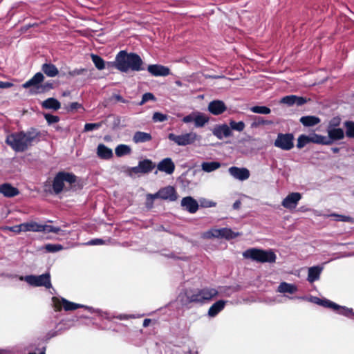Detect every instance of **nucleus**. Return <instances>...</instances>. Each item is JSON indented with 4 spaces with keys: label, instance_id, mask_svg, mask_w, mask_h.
Returning <instances> with one entry per match:
<instances>
[{
    "label": "nucleus",
    "instance_id": "2",
    "mask_svg": "<svg viewBox=\"0 0 354 354\" xmlns=\"http://www.w3.org/2000/svg\"><path fill=\"white\" fill-rule=\"evenodd\" d=\"M114 64L118 70L123 73H127L129 70L132 71L145 70L144 62L140 56L135 53H127L125 50H121L118 53Z\"/></svg>",
    "mask_w": 354,
    "mask_h": 354
},
{
    "label": "nucleus",
    "instance_id": "58",
    "mask_svg": "<svg viewBox=\"0 0 354 354\" xmlns=\"http://www.w3.org/2000/svg\"><path fill=\"white\" fill-rule=\"evenodd\" d=\"M104 243V241L103 239H94L91 240L88 242V244L94 245H101V244H103Z\"/></svg>",
    "mask_w": 354,
    "mask_h": 354
},
{
    "label": "nucleus",
    "instance_id": "34",
    "mask_svg": "<svg viewBox=\"0 0 354 354\" xmlns=\"http://www.w3.org/2000/svg\"><path fill=\"white\" fill-rule=\"evenodd\" d=\"M278 290L282 293L293 294L296 292L297 288L295 285L290 284L286 282H282L279 286Z\"/></svg>",
    "mask_w": 354,
    "mask_h": 354
},
{
    "label": "nucleus",
    "instance_id": "33",
    "mask_svg": "<svg viewBox=\"0 0 354 354\" xmlns=\"http://www.w3.org/2000/svg\"><path fill=\"white\" fill-rule=\"evenodd\" d=\"M202 169L205 172H212L221 167V163L216 161L203 162L201 165Z\"/></svg>",
    "mask_w": 354,
    "mask_h": 354
},
{
    "label": "nucleus",
    "instance_id": "12",
    "mask_svg": "<svg viewBox=\"0 0 354 354\" xmlns=\"http://www.w3.org/2000/svg\"><path fill=\"white\" fill-rule=\"evenodd\" d=\"M155 197H158V198L169 201H175L178 198V194L173 186H166L162 188H160L156 193L154 194Z\"/></svg>",
    "mask_w": 354,
    "mask_h": 354
},
{
    "label": "nucleus",
    "instance_id": "35",
    "mask_svg": "<svg viewBox=\"0 0 354 354\" xmlns=\"http://www.w3.org/2000/svg\"><path fill=\"white\" fill-rule=\"evenodd\" d=\"M334 311H335L339 315L347 317H352L354 316V312L352 308H347L346 306H342L337 304V307L335 308Z\"/></svg>",
    "mask_w": 354,
    "mask_h": 354
},
{
    "label": "nucleus",
    "instance_id": "29",
    "mask_svg": "<svg viewBox=\"0 0 354 354\" xmlns=\"http://www.w3.org/2000/svg\"><path fill=\"white\" fill-rule=\"evenodd\" d=\"M322 272V268L319 266H313L308 269V281L310 283H313L319 279L320 274Z\"/></svg>",
    "mask_w": 354,
    "mask_h": 354
},
{
    "label": "nucleus",
    "instance_id": "40",
    "mask_svg": "<svg viewBox=\"0 0 354 354\" xmlns=\"http://www.w3.org/2000/svg\"><path fill=\"white\" fill-rule=\"evenodd\" d=\"M209 120V118L206 117L203 114H198L196 117H194V123L196 127H202L205 123H207Z\"/></svg>",
    "mask_w": 354,
    "mask_h": 354
},
{
    "label": "nucleus",
    "instance_id": "32",
    "mask_svg": "<svg viewBox=\"0 0 354 354\" xmlns=\"http://www.w3.org/2000/svg\"><path fill=\"white\" fill-rule=\"evenodd\" d=\"M310 140L312 143L320 144L323 145H330V141H327V137L317 133L310 135Z\"/></svg>",
    "mask_w": 354,
    "mask_h": 354
},
{
    "label": "nucleus",
    "instance_id": "30",
    "mask_svg": "<svg viewBox=\"0 0 354 354\" xmlns=\"http://www.w3.org/2000/svg\"><path fill=\"white\" fill-rule=\"evenodd\" d=\"M252 122L251 123L252 128H257L260 126L264 125H271L273 124L272 120H265L263 117L261 116H252Z\"/></svg>",
    "mask_w": 354,
    "mask_h": 354
},
{
    "label": "nucleus",
    "instance_id": "8",
    "mask_svg": "<svg viewBox=\"0 0 354 354\" xmlns=\"http://www.w3.org/2000/svg\"><path fill=\"white\" fill-rule=\"evenodd\" d=\"M294 136L292 133H279L277 135L274 145L282 150L289 151L294 147Z\"/></svg>",
    "mask_w": 354,
    "mask_h": 354
},
{
    "label": "nucleus",
    "instance_id": "1",
    "mask_svg": "<svg viewBox=\"0 0 354 354\" xmlns=\"http://www.w3.org/2000/svg\"><path fill=\"white\" fill-rule=\"evenodd\" d=\"M41 133L37 129L31 127L27 131L12 133L6 138V142L15 151L24 152L34 143L41 140Z\"/></svg>",
    "mask_w": 354,
    "mask_h": 354
},
{
    "label": "nucleus",
    "instance_id": "23",
    "mask_svg": "<svg viewBox=\"0 0 354 354\" xmlns=\"http://www.w3.org/2000/svg\"><path fill=\"white\" fill-rule=\"evenodd\" d=\"M227 301L218 300L214 303L208 310V315L211 317L216 316L221 311H222Z\"/></svg>",
    "mask_w": 354,
    "mask_h": 354
},
{
    "label": "nucleus",
    "instance_id": "24",
    "mask_svg": "<svg viewBox=\"0 0 354 354\" xmlns=\"http://www.w3.org/2000/svg\"><path fill=\"white\" fill-rule=\"evenodd\" d=\"M42 72L48 77H54L59 73L57 68L51 63H44L41 66Z\"/></svg>",
    "mask_w": 354,
    "mask_h": 354
},
{
    "label": "nucleus",
    "instance_id": "10",
    "mask_svg": "<svg viewBox=\"0 0 354 354\" xmlns=\"http://www.w3.org/2000/svg\"><path fill=\"white\" fill-rule=\"evenodd\" d=\"M25 281L28 284L35 287L44 286L46 288L51 287L50 276L49 273H45L39 276L28 275L25 277Z\"/></svg>",
    "mask_w": 354,
    "mask_h": 354
},
{
    "label": "nucleus",
    "instance_id": "63",
    "mask_svg": "<svg viewBox=\"0 0 354 354\" xmlns=\"http://www.w3.org/2000/svg\"><path fill=\"white\" fill-rule=\"evenodd\" d=\"M322 300V299H320V298H319V297H312V299H311V301H312L313 303H315V304H317V305H319V304H320V303H321Z\"/></svg>",
    "mask_w": 354,
    "mask_h": 354
},
{
    "label": "nucleus",
    "instance_id": "41",
    "mask_svg": "<svg viewBox=\"0 0 354 354\" xmlns=\"http://www.w3.org/2000/svg\"><path fill=\"white\" fill-rule=\"evenodd\" d=\"M310 142V136L301 134L298 137L297 147L299 149H301Z\"/></svg>",
    "mask_w": 354,
    "mask_h": 354
},
{
    "label": "nucleus",
    "instance_id": "43",
    "mask_svg": "<svg viewBox=\"0 0 354 354\" xmlns=\"http://www.w3.org/2000/svg\"><path fill=\"white\" fill-rule=\"evenodd\" d=\"M230 129L237 131H242L245 129V123L243 121L240 122H235L234 120H231L230 122Z\"/></svg>",
    "mask_w": 354,
    "mask_h": 354
},
{
    "label": "nucleus",
    "instance_id": "31",
    "mask_svg": "<svg viewBox=\"0 0 354 354\" xmlns=\"http://www.w3.org/2000/svg\"><path fill=\"white\" fill-rule=\"evenodd\" d=\"M22 227H24V232H41V224L35 221L27 222L22 223Z\"/></svg>",
    "mask_w": 354,
    "mask_h": 354
},
{
    "label": "nucleus",
    "instance_id": "21",
    "mask_svg": "<svg viewBox=\"0 0 354 354\" xmlns=\"http://www.w3.org/2000/svg\"><path fill=\"white\" fill-rule=\"evenodd\" d=\"M181 205L192 214L196 212L198 209L197 201L191 196L184 197L181 201Z\"/></svg>",
    "mask_w": 354,
    "mask_h": 354
},
{
    "label": "nucleus",
    "instance_id": "56",
    "mask_svg": "<svg viewBox=\"0 0 354 354\" xmlns=\"http://www.w3.org/2000/svg\"><path fill=\"white\" fill-rule=\"evenodd\" d=\"M307 102V100L306 97H299L295 95V104L297 106H301Z\"/></svg>",
    "mask_w": 354,
    "mask_h": 354
},
{
    "label": "nucleus",
    "instance_id": "64",
    "mask_svg": "<svg viewBox=\"0 0 354 354\" xmlns=\"http://www.w3.org/2000/svg\"><path fill=\"white\" fill-rule=\"evenodd\" d=\"M129 317H130V316L124 314L119 315L116 317V318L120 320L127 319Z\"/></svg>",
    "mask_w": 354,
    "mask_h": 354
},
{
    "label": "nucleus",
    "instance_id": "62",
    "mask_svg": "<svg viewBox=\"0 0 354 354\" xmlns=\"http://www.w3.org/2000/svg\"><path fill=\"white\" fill-rule=\"evenodd\" d=\"M193 121L194 122V117L192 114L187 115L183 118V122L185 123H189Z\"/></svg>",
    "mask_w": 354,
    "mask_h": 354
},
{
    "label": "nucleus",
    "instance_id": "9",
    "mask_svg": "<svg viewBox=\"0 0 354 354\" xmlns=\"http://www.w3.org/2000/svg\"><path fill=\"white\" fill-rule=\"evenodd\" d=\"M168 138L179 146H186L193 144L198 139V135L194 132H189L179 136H176L174 133H169Z\"/></svg>",
    "mask_w": 354,
    "mask_h": 354
},
{
    "label": "nucleus",
    "instance_id": "38",
    "mask_svg": "<svg viewBox=\"0 0 354 354\" xmlns=\"http://www.w3.org/2000/svg\"><path fill=\"white\" fill-rule=\"evenodd\" d=\"M250 110L254 113L259 114H270L271 113V109L266 106H254L250 107Z\"/></svg>",
    "mask_w": 354,
    "mask_h": 354
},
{
    "label": "nucleus",
    "instance_id": "37",
    "mask_svg": "<svg viewBox=\"0 0 354 354\" xmlns=\"http://www.w3.org/2000/svg\"><path fill=\"white\" fill-rule=\"evenodd\" d=\"M344 127L346 129L345 135L348 138H354V122L348 120L344 122Z\"/></svg>",
    "mask_w": 354,
    "mask_h": 354
},
{
    "label": "nucleus",
    "instance_id": "48",
    "mask_svg": "<svg viewBox=\"0 0 354 354\" xmlns=\"http://www.w3.org/2000/svg\"><path fill=\"white\" fill-rule=\"evenodd\" d=\"M319 306H323L324 308H330L333 310L335 308L337 307V304L327 299H322Z\"/></svg>",
    "mask_w": 354,
    "mask_h": 354
},
{
    "label": "nucleus",
    "instance_id": "13",
    "mask_svg": "<svg viewBox=\"0 0 354 354\" xmlns=\"http://www.w3.org/2000/svg\"><path fill=\"white\" fill-rule=\"evenodd\" d=\"M155 167V163H153L151 160L145 159L140 161L138 166L131 167L130 169V171L135 174H138L139 173L147 174L151 172Z\"/></svg>",
    "mask_w": 354,
    "mask_h": 354
},
{
    "label": "nucleus",
    "instance_id": "52",
    "mask_svg": "<svg viewBox=\"0 0 354 354\" xmlns=\"http://www.w3.org/2000/svg\"><path fill=\"white\" fill-rule=\"evenodd\" d=\"M295 95H287L281 98V103L286 104L288 106H292L295 104Z\"/></svg>",
    "mask_w": 354,
    "mask_h": 354
},
{
    "label": "nucleus",
    "instance_id": "6",
    "mask_svg": "<svg viewBox=\"0 0 354 354\" xmlns=\"http://www.w3.org/2000/svg\"><path fill=\"white\" fill-rule=\"evenodd\" d=\"M76 180V176L72 173L66 171L58 172L55 175L52 183L53 193L55 194H60L64 189V182L72 185L73 183H75Z\"/></svg>",
    "mask_w": 354,
    "mask_h": 354
},
{
    "label": "nucleus",
    "instance_id": "59",
    "mask_svg": "<svg viewBox=\"0 0 354 354\" xmlns=\"http://www.w3.org/2000/svg\"><path fill=\"white\" fill-rule=\"evenodd\" d=\"M114 100H115L117 102H122V103H128L129 101L124 99L122 96H121L120 95H113V97H112Z\"/></svg>",
    "mask_w": 354,
    "mask_h": 354
},
{
    "label": "nucleus",
    "instance_id": "26",
    "mask_svg": "<svg viewBox=\"0 0 354 354\" xmlns=\"http://www.w3.org/2000/svg\"><path fill=\"white\" fill-rule=\"evenodd\" d=\"M41 106L46 109L57 111L60 109L61 104L57 99L54 97H49L42 102Z\"/></svg>",
    "mask_w": 354,
    "mask_h": 354
},
{
    "label": "nucleus",
    "instance_id": "28",
    "mask_svg": "<svg viewBox=\"0 0 354 354\" xmlns=\"http://www.w3.org/2000/svg\"><path fill=\"white\" fill-rule=\"evenodd\" d=\"M299 121L305 127H313L320 122V119L317 116L308 115L301 117Z\"/></svg>",
    "mask_w": 354,
    "mask_h": 354
},
{
    "label": "nucleus",
    "instance_id": "4",
    "mask_svg": "<svg viewBox=\"0 0 354 354\" xmlns=\"http://www.w3.org/2000/svg\"><path fill=\"white\" fill-rule=\"evenodd\" d=\"M218 295V291L214 288L205 287L189 290L185 292L189 303L204 304L209 302Z\"/></svg>",
    "mask_w": 354,
    "mask_h": 354
},
{
    "label": "nucleus",
    "instance_id": "27",
    "mask_svg": "<svg viewBox=\"0 0 354 354\" xmlns=\"http://www.w3.org/2000/svg\"><path fill=\"white\" fill-rule=\"evenodd\" d=\"M151 135L149 133L142 131H136L133 136V141L135 143H142L151 141Z\"/></svg>",
    "mask_w": 354,
    "mask_h": 354
},
{
    "label": "nucleus",
    "instance_id": "39",
    "mask_svg": "<svg viewBox=\"0 0 354 354\" xmlns=\"http://www.w3.org/2000/svg\"><path fill=\"white\" fill-rule=\"evenodd\" d=\"M91 59L95 67L98 70H103L105 68L104 61L100 56L92 54Z\"/></svg>",
    "mask_w": 354,
    "mask_h": 354
},
{
    "label": "nucleus",
    "instance_id": "11",
    "mask_svg": "<svg viewBox=\"0 0 354 354\" xmlns=\"http://www.w3.org/2000/svg\"><path fill=\"white\" fill-rule=\"evenodd\" d=\"M53 301L55 311H60L62 308L66 311H70L84 307L83 305L71 302L64 298L59 299L53 297Z\"/></svg>",
    "mask_w": 354,
    "mask_h": 354
},
{
    "label": "nucleus",
    "instance_id": "7",
    "mask_svg": "<svg viewBox=\"0 0 354 354\" xmlns=\"http://www.w3.org/2000/svg\"><path fill=\"white\" fill-rule=\"evenodd\" d=\"M239 235V233L234 232L230 228H212L203 233L202 238L205 239H211L212 238H225V239L230 240L233 239Z\"/></svg>",
    "mask_w": 354,
    "mask_h": 354
},
{
    "label": "nucleus",
    "instance_id": "51",
    "mask_svg": "<svg viewBox=\"0 0 354 354\" xmlns=\"http://www.w3.org/2000/svg\"><path fill=\"white\" fill-rule=\"evenodd\" d=\"M149 100H156V97L151 93H145L142 95V100L139 102V105H143Z\"/></svg>",
    "mask_w": 354,
    "mask_h": 354
},
{
    "label": "nucleus",
    "instance_id": "53",
    "mask_svg": "<svg viewBox=\"0 0 354 354\" xmlns=\"http://www.w3.org/2000/svg\"><path fill=\"white\" fill-rule=\"evenodd\" d=\"M167 115L160 112H155L153 115L152 119L154 122H164L167 120Z\"/></svg>",
    "mask_w": 354,
    "mask_h": 354
},
{
    "label": "nucleus",
    "instance_id": "54",
    "mask_svg": "<svg viewBox=\"0 0 354 354\" xmlns=\"http://www.w3.org/2000/svg\"><path fill=\"white\" fill-rule=\"evenodd\" d=\"M86 72H87V69L81 68H75L73 71H69L68 74L71 77H75V76L83 75Z\"/></svg>",
    "mask_w": 354,
    "mask_h": 354
},
{
    "label": "nucleus",
    "instance_id": "46",
    "mask_svg": "<svg viewBox=\"0 0 354 354\" xmlns=\"http://www.w3.org/2000/svg\"><path fill=\"white\" fill-rule=\"evenodd\" d=\"M332 217L335 218V221H342V222H351L353 218L349 216L337 214H331L330 215Z\"/></svg>",
    "mask_w": 354,
    "mask_h": 354
},
{
    "label": "nucleus",
    "instance_id": "18",
    "mask_svg": "<svg viewBox=\"0 0 354 354\" xmlns=\"http://www.w3.org/2000/svg\"><path fill=\"white\" fill-rule=\"evenodd\" d=\"M208 110L212 114L218 115L227 110V106L223 101L216 100L209 103Z\"/></svg>",
    "mask_w": 354,
    "mask_h": 354
},
{
    "label": "nucleus",
    "instance_id": "61",
    "mask_svg": "<svg viewBox=\"0 0 354 354\" xmlns=\"http://www.w3.org/2000/svg\"><path fill=\"white\" fill-rule=\"evenodd\" d=\"M201 205L205 207H212L216 205V203L211 201H205L201 203Z\"/></svg>",
    "mask_w": 354,
    "mask_h": 354
},
{
    "label": "nucleus",
    "instance_id": "16",
    "mask_svg": "<svg viewBox=\"0 0 354 354\" xmlns=\"http://www.w3.org/2000/svg\"><path fill=\"white\" fill-rule=\"evenodd\" d=\"M147 71L149 73L155 77H165L170 74V69L168 67L160 64L149 65L147 67Z\"/></svg>",
    "mask_w": 354,
    "mask_h": 354
},
{
    "label": "nucleus",
    "instance_id": "36",
    "mask_svg": "<svg viewBox=\"0 0 354 354\" xmlns=\"http://www.w3.org/2000/svg\"><path fill=\"white\" fill-rule=\"evenodd\" d=\"M131 147L128 145H123V144L119 145L118 146L116 147V148L115 149V155L118 157H122L125 155H128V154L131 153Z\"/></svg>",
    "mask_w": 354,
    "mask_h": 354
},
{
    "label": "nucleus",
    "instance_id": "57",
    "mask_svg": "<svg viewBox=\"0 0 354 354\" xmlns=\"http://www.w3.org/2000/svg\"><path fill=\"white\" fill-rule=\"evenodd\" d=\"M10 230L14 232L19 233L24 232V227H22V223L18 225H15L10 227Z\"/></svg>",
    "mask_w": 354,
    "mask_h": 354
},
{
    "label": "nucleus",
    "instance_id": "3",
    "mask_svg": "<svg viewBox=\"0 0 354 354\" xmlns=\"http://www.w3.org/2000/svg\"><path fill=\"white\" fill-rule=\"evenodd\" d=\"M44 76L42 73L38 72L29 80L23 84L24 88H29V94L32 95L45 93L54 88L53 82L48 81L44 82Z\"/></svg>",
    "mask_w": 354,
    "mask_h": 354
},
{
    "label": "nucleus",
    "instance_id": "17",
    "mask_svg": "<svg viewBox=\"0 0 354 354\" xmlns=\"http://www.w3.org/2000/svg\"><path fill=\"white\" fill-rule=\"evenodd\" d=\"M212 133L218 139L221 140L232 136V130L226 124H217L212 129Z\"/></svg>",
    "mask_w": 354,
    "mask_h": 354
},
{
    "label": "nucleus",
    "instance_id": "60",
    "mask_svg": "<svg viewBox=\"0 0 354 354\" xmlns=\"http://www.w3.org/2000/svg\"><path fill=\"white\" fill-rule=\"evenodd\" d=\"M13 86L14 84L11 82L0 81V88H8Z\"/></svg>",
    "mask_w": 354,
    "mask_h": 354
},
{
    "label": "nucleus",
    "instance_id": "5",
    "mask_svg": "<svg viewBox=\"0 0 354 354\" xmlns=\"http://www.w3.org/2000/svg\"><path fill=\"white\" fill-rule=\"evenodd\" d=\"M243 256L245 259H250L259 263H274L277 258L271 250H264L258 248H250L243 252Z\"/></svg>",
    "mask_w": 354,
    "mask_h": 354
},
{
    "label": "nucleus",
    "instance_id": "55",
    "mask_svg": "<svg viewBox=\"0 0 354 354\" xmlns=\"http://www.w3.org/2000/svg\"><path fill=\"white\" fill-rule=\"evenodd\" d=\"M79 109H82L83 110L84 109L82 104L75 102H71L69 104L68 111H74Z\"/></svg>",
    "mask_w": 354,
    "mask_h": 354
},
{
    "label": "nucleus",
    "instance_id": "20",
    "mask_svg": "<svg viewBox=\"0 0 354 354\" xmlns=\"http://www.w3.org/2000/svg\"><path fill=\"white\" fill-rule=\"evenodd\" d=\"M327 141H330V145H332L334 141L342 140L345 136V133L341 128L327 129Z\"/></svg>",
    "mask_w": 354,
    "mask_h": 354
},
{
    "label": "nucleus",
    "instance_id": "50",
    "mask_svg": "<svg viewBox=\"0 0 354 354\" xmlns=\"http://www.w3.org/2000/svg\"><path fill=\"white\" fill-rule=\"evenodd\" d=\"M44 118L46 119L48 124L58 122L60 120L59 116L54 115L50 113H45Z\"/></svg>",
    "mask_w": 354,
    "mask_h": 354
},
{
    "label": "nucleus",
    "instance_id": "14",
    "mask_svg": "<svg viewBox=\"0 0 354 354\" xmlns=\"http://www.w3.org/2000/svg\"><path fill=\"white\" fill-rule=\"evenodd\" d=\"M301 198V195L298 192H292L289 194L282 201V205L289 209H295L299 200Z\"/></svg>",
    "mask_w": 354,
    "mask_h": 354
},
{
    "label": "nucleus",
    "instance_id": "49",
    "mask_svg": "<svg viewBox=\"0 0 354 354\" xmlns=\"http://www.w3.org/2000/svg\"><path fill=\"white\" fill-rule=\"evenodd\" d=\"M154 194H147L146 195L145 205L147 209H151L153 207V201L157 199L158 197L153 196Z\"/></svg>",
    "mask_w": 354,
    "mask_h": 354
},
{
    "label": "nucleus",
    "instance_id": "42",
    "mask_svg": "<svg viewBox=\"0 0 354 354\" xmlns=\"http://www.w3.org/2000/svg\"><path fill=\"white\" fill-rule=\"evenodd\" d=\"M60 228L59 227H55L49 225H42L41 227V232L50 233L53 232L55 234H58L60 232Z\"/></svg>",
    "mask_w": 354,
    "mask_h": 354
},
{
    "label": "nucleus",
    "instance_id": "19",
    "mask_svg": "<svg viewBox=\"0 0 354 354\" xmlns=\"http://www.w3.org/2000/svg\"><path fill=\"white\" fill-rule=\"evenodd\" d=\"M175 167V164L170 158L162 159L157 165V168L159 171L169 175L174 173Z\"/></svg>",
    "mask_w": 354,
    "mask_h": 354
},
{
    "label": "nucleus",
    "instance_id": "47",
    "mask_svg": "<svg viewBox=\"0 0 354 354\" xmlns=\"http://www.w3.org/2000/svg\"><path fill=\"white\" fill-rule=\"evenodd\" d=\"M342 119L339 116L333 117L328 122V128H339L338 127L341 124Z\"/></svg>",
    "mask_w": 354,
    "mask_h": 354
},
{
    "label": "nucleus",
    "instance_id": "22",
    "mask_svg": "<svg viewBox=\"0 0 354 354\" xmlns=\"http://www.w3.org/2000/svg\"><path fill=\"white\" fill-rule=\"evenodd\" d=\"M0 194H2L5 197L12 198L19 195V191L9 183H3L0 185Z\"/></svg>",
    "mask_w": 354,
    "mask_h": 354
},
{
    "label": "nucleus",
    "instance_id": "45",
    "mask_svg": "<svg viewBox=\"0 0 354 354\" xmlns=\"http://www.w3.org/2000/svg\"><path fill=\"white\" fill-rule=\"evenodd\" d=\"M103 122H100L97 123H86L84 125V131H91L94 129H97L102 127Z\"/></svg>",
    "mask_w": 354,
    "mask_h": 354
},
{
    "label": "nucleus",
    "instance_id": "25",
    "mask_svg": "<svg viewBox=\"0 0 354 354\" xmlns=\"http://www.w3.org/2000/svg\"><path fill=\"white\" fill-rule=\"evenodd\" d=\"M97 153L102 159H109L113 156L112 150L104 144H100L97 146Z\"/></svg>",
    "mask_w": 354,
    "mask_h": 354
},
{
    "label": "nucleus",
    "instance_id": "15",
    "mask_svg": "<svg viewBox=\"0 0 354 354\" xmlns=\"http://www.w3.org/2000/svg\"><path fill=\"white\" fill-rule=\"evenodd\" d=\"M229 173L236 179L243 181L249 178L250 171L245 167H231L229 168Z\"/></svg>",
    "mask_w": 354,
    "mask_h": 354
},
{
    "label": "nucleus",
    "instance_id": "44",
    "mask_svg": "<svg viewBox=\"0 0 354 354\" xmlns=\"http://www.w3.org/2000/svg\"><path fill=\"white\" fill-rule=\"evenodd\" d=\"M44 248L48 252H56L62 250L64 247L61 244L48 243L45 245Z\"/></svg>",
    "mask_w": 354,
    "mask_h": 354
}]
</instances>
